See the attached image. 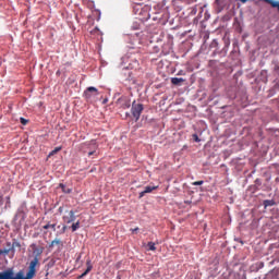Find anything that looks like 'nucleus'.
<instances>
[{"label": "nucleus", "mask_w": 279, "mask_h": 279, "mask_svg": "<svg viewBox=\"0 0 279 279\" xmlns=\"http://www.w3.org/2000/svg\"><path fill=\"white\" fill-rule=\"evenodd\" d=\"M0 279H28V278L25 277V272H23V270L17 271L14 276V271L12 269H9L0 272Z\"/></svg>", "instance_id": "f257e3e1"}, {"label": "nucleus", "mask_w": 279, "mask_h": 279, "mask_svg": "<svg viewBox=\"0 0 279 279\" xmlns=\"http://www.w3.org/2000/svg\"><path fill=\"white\" fill-rule=\"evenodd\" d=\"M143 110H145V107L143 104H137L136 101L132 102L131 108V114L135 118V121H138L141 119V114H143Z\"/></svg>", "instance_id": "f03ea898"}, {"label": "nucleus", "mask_w": 279, "mask_h": 279, "mask_svg": "<svg viewBox=\"0 0 279 279\" xmlns=\"http://www.w3.org/2000/svg\"><path fill=\"white\" fill-rule=\"evenodd\" d=\"M38 266V257H34V259L31 260L28 266V271L26 272L27 279H33L36 277V267Z\"/></svg>", "instance_id": "7ed1b4c3"}, {"label": "nucleus", "mask_w": 279, "mask_h": 279, "mask_svg": "<svg viewBox=\"0 0 279 279\" xmlns=\"http://www.w3.org/2000/svg\"><path fill=\"white\" fill-rule=\"evenodd\" d=\"M99 96V89L96 87H87L86 90L83 94V97L86 99V101H90L93 97Z\"/></svg>", "instance_id": "20e7f679"}, {"label": "nucleus", "mask_w": 279, "mask_h": 279, "mask_svg": "<svg viewBox=\"0 0 279 279\" xmlns=\"http://www.w3.org/2000/svg\"><path fill=\"white\" fill-rule=\"evenodd\" d=\"M66 215L63 216V221L64 223H73V221H75V211L70 210V211H65Z\"/></svg>", "instance_id": "39448f33"}, {"label": "nucleus", "mask_w": 279, "mask_h": 279, "mask_svg": "<svg viewBox=\"0 0 279 279\" xmlns=\"http://www.w3.org/2000/svg\"><path fill=\"white\" fill-rule=\"evenodd\" d=\"M31 247L33 250V254H35V258H38V256H41L45 252V247L37 246L36 244H32Z\"/></svg>", "instance_id": "423d86ee"}, {"label": "nucleus", "mask_w": 279, "mask_h": 279, "mask_svg": "<svg viewBox=\"0 0 279 279\" xmlns=\"http://www.w3.org/2000/svg\"><path fill=\"white\" fill-rule=\"evenodd\" d=\"M86 267H87L86 270L81 276H78V278H84L85 276H88L90 271H93V263L90 258L86 260Z\"/></svg>", "instance_id": "0eeeda50"}, {"label": "nucleus", "mask_w": 279, "mask_h": 279, "mask_svg": "<svg viewBox=\"0 0 279 279\" xmlns=\"http://www.w3.org/2000/svg\"><path fill=\"white\" fill-rule=\"evenodd\" d=\"M182 82H184V78H178V77L171 78V84H173L174 86H180V84H182Z\"/></svg>", "instance_id": "6e6552de"}, {"label": "nucleus", "mask_w": 279, "mask_h": 279, "mask_svg": "<svg viewBox=\"0 0 279 279\" xmlns=\"http://www.w3.org/2000/svg\"><path fill=\"white\" fill-rule=\"evenodd\" d=\"M269 206H276V201H274V199L264 201V207L267 208Z\"/></svg>", "instance_id": "1a4fd4ad"}, {"label": "nucleus", "mask_w": 279, "mask_h": 279, "mask_svg": "<svg viewBox=\"0 0 279 279\" xmlns=\"http://www.w3.org/2000/svg\"><path fill=\"white\" fill-rule=\"evenodd\" d=\"M158 189V185H155V186H151V185H148L144 189V193H151L153 191H156Z\"/></svg>", "instance_id": "9d476101"}, {"label": "nucleus", "mask_w": 279, "mask_h": 279, "mask_svg": "<svg viewBox=\"0 0 279 279\" xmlns=\"http://www.w3.org/2000/svg\"><path fill=\"white\" fill-rule=\"evenodd\" d=\"M49 228H51V230L56 232V223L48 222L43 227L44 230H49Z\"/></svg>", "instance_id": "9b49d317"}, {"label": "nucleus", "mask_w": 279, "mask_h": 279, "mask_svg": "<svg viewBox=\"0 0 279 279\" xmlns=\"http://www.w3.org/2000/svg\"><path fill=\"white\" fill-rule=\"evenodd\" d=\"M147 247H148L149 252H156V243L148 242Z\"/></svg>", "instance_id": "f8f14e48"}, {"label": "nucleus", "mask_w": 279, "mask_h": 279, "mask_svg": "<svg viewBox=\"0 0 279 279\" xmlns=\"http://www.w3.org/2000/svg\"><path fill=\"white\" fill-rule=\"evenodd\" d=\"M71 228L72 232H76L77 230H80V221L72 223Z\"/></svg>", "instance_id": "ddd939ff"}, {"label": "nucleus", "mask_w": 279, "mask_h": 279, "mask_svg": "<svg viewBox=\"0 0 279 279\" xmlns=\"http://www.w3.org/2000/svg\"><path fill=\"white\" fill-rule=\"evenodd\" d=\"M14 247H21V242L14 240L12 243V250H14Z\"/></svg>", "instance_id": "4468645a"}, {"label": "nucleus", "mask_w": 279, "mask_h": 279, "mask_svg": "<svg viewBox=\"0 0 279 279\" xmlns=\"http://www.w3.org/2000/svg\"><path fill=\"white\" fill-rule=\"evenodd\" d=\"M52 243H54V245H61L62 246V240L61 239H54L53 241H52Z\"/></svg>", "instance_id": "2eb2a0df"}, {"label": "nucleus", "mask_w": 279, "mask_h": 279, "mask_svg": "<svg viewBox=\"0 0 279 279\" xmlns=\"http://www.w3.org/2000/svg\"><path fill=\"white\" fill-rule=\"evenodd\" d=\"M192 138L195 143H199L202 140H199V136H197V134H193Z\"/></svg>", "instance_id": "dca6fc26"}, {"label": "nucleus", "mask_w": 279, "mask_h": 279, "mask_svg": "<svg viewBox=\"0 0 279 279\" xmlns=\"http://www.w3.org/2000/svg\"><path fill=\"white\" fill-rule=\"evenodd\" d=\"M62 149V147H56L51 153L50 156H53V154H58V151H60Z\"/></svg>", "instance_id": "f3484780"}, {"label": "nucleus", "mask_w": 279, "mask_h": 279, "mask_svg": "<svg viewBox=\"0 0 279 279\" xmlns=\"http://www.w3.org/2000/svg\"><path fill=\"white\" fill-rule=\"evenodd\" d=\"M60 186H61V189L63 190V193H68V194H69V193H71V191H72L71 189H65V187H64V184H60Z\"/></svg>", "instance_id": "a211bd4d"}, {"label": "nucleus", "mask_w": 279, "mask_h": 279, "mask_svg": "<svg viewBox=\"0 0 279 279\" xmlns=\"http://www.w3.org/2000/svg\"><path fill=\"white\" fill-rule=\"evenodd\" d=\"M192 184L193 186H202V184H204V181H195Z\"/></svg>", "instance_id": "6ab92c4d"}, {"label": "nucleus", "mask_w": 279, "mask_h": 279, "mask_svg": "<svg viewBox=\"0 0 279 279\" xmlns=\"http://www.w3.org/2000/svg\"><path fill=\"white\" fill-rule=\"evenodd\" d=\"M131 104L130 100H125L124 104L122 105V108H130Z\"/></svg>", "instance_id": "aec40b11"}, {"label": "nucleus", "mask_w": 279, "mask_h": 279, "mask_svg": "<svg viewBox=\"0 0 279 279\" xmlns=\"http://www.w3.org/2000/svg\"><path fill=\"white\" fill-rule=\"evenodd\" d=\"M1 254H10V248L0 250V256Z\"/></svg>", "instance_id": "412c9836"}, {"label": "nucleus", "mask_w": 279, "mask_h": 279, "mask_svg": "<svg viewBox=\"0 0 279 279\" xmlns=\"http://www.w3.org/2000/svg\"><path fill=\"white\" fill-rule=\"evenodd\" d=\"M20 121L22 125H25L26 123H28V121L25 118H20Z\"/></svg>", "instance_id": "4be33fe9"}, {"label": "nucleus", "mask_w": 279, "mask_h": 279, "mask_svg": "<svg viewBox=\"0 0 279 279\" xmlns=\"http://www.w3.org/2000/svg\"><path fill=\"white\" fill-rule=\"evenodd\" d=\"M150 17H151V15L147 11H145V16L143 19H145L147 21V19H150Z\"/></svg>", "instance_id": "5701e85b"}, {"label": "nucleus", "mask_w": 279, "mask_h": 279, "mask_svg": "<svg viewBox=\"0 0 279 279\" xmlns=\"http://www.w3.org/2000/svg\"><path fill=\"white\" fill-rule=\"evenodd\" d=\"M145 195H147L145 191L141 192V193H140V196H138L140 199H142V197H145Z\"/></svg>", "instance_id": "b1692460"}, {"label": "nucleus", "mask_w": 279, "mask_h": 279, "mask_svg": "<svg viewBox=\"0 0 279 279\" xmlns=\"http://www.w3.org/2000/svg\"><path fill=\"white\" fill-rule=\"evenodd\" d=\"M131 232H138V227H136L135 229H131Z\"/></svg>", "instance_id": "393cba45"}, {"label": "nucleus", "mask_w": 279, "mask_h": 279, "mask_svg": "<svg viewBox=\"0 0 279 279\" xmlns=\"http://www.w3.org/2000/svg\"><path fill=\"white\" fill-rule=\"evenodd\" d=\"M65 232H66V226H63L62 233H65Z\"/></svg>", "instance_id": "a878e982"}, {"label": "nucleus", "mask_w": 279, "mask_h": 279, "mask_svg": "<svg viewBox=\"0 0 279 279\" xmlns=\"http://www.w3.org/2000/svg\"><path fill=\"white\" fill-rule=\"evenodd\" d=\"M53 245H56V243H53V241L49 244V247H53Z\"/></svg>", "instance_id": "bb28decb"}, {"label": "nucleus", "mask_w": 279, "mask_h": 279, "mask_svg": "<svg viewBox=\"0 0 279 279\" xmlns=\"http://www.w3.org/2000/svg\"><path fill=\"white\" fill-rule=\"evenodd\" d=\"M241 3H247L248 0H240Z\"/></svg>", "instance_id": "cd10ccee"}, {"label": "nucleus", "mask_w": 279, "mask_h": 279, "mask_svg": "<svg viewBox=\"0 0 279 279\" xmlns=\"http://www.w3.org/2000/svg\"><path fill=\"white\" fill-rule=\"evenodd\" d=\"M95 154V151H89L88 156H93Z\"/></svg>", "instance_id": "c85d7f7f"}, {"label": "nucleus", "mask_w": 279, "mask_h": 279, "mask_svg": "<svg viewBox=\"0 0 279 279\" xmlns=\"http://www.w3.org/2000/svg\"><path fill=\"white\" fill-rule=\"evenodd\" d=\"M59 213H62V207H59Z\"/></svg>", "instance_id": "c756f323"}, {"label": "nucleus", "mask_w": 279, "mask_h": 279, "mask_svg": "<svg viewBox=\"0 0 279 279\" xmlns=\"http://www.w3.org/2000/svg\"><path fill=\"white\" fill-rule=\"evenodd\" d=\"M153 21H156V17H153Z\"/></svg>", "instance_id": "7c9ffc66"}, {"label": "nucleus", "mask_w": 279, "mask_h": 279, "mask_svg": "<svg viewBox=\"0 0 279 279\" xmlns=\"http://www.w3.org/2000/svg\"><path fill=\"white\" fill-rule=\"evenodd\" d=\"M118 279H121V277H118Z\"/></svg>", "instance_id": "2f4dec72"}]
</instances>
